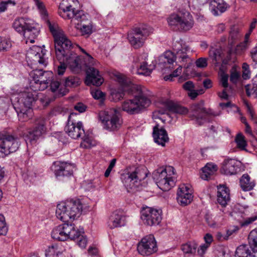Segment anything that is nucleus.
Returning <instances> with one entry per match:
<instances>
[{"label":"nucleus","instance_id":"54","mask_svg":"<svg viewBox=\"0 0 257 257\" xmlns=\"http://www.w3.org/2000/svg\"><path fill=\"white\" fill-rule=\"evenodd\" d=\"M242 70V77L243 78V79H246L249 78L250 75L249 66L247 63H243Z\"/></svg>","mask_w":257,"mask_h":257},{"label":"nucleus","instance_id":"20","mask_svg":"<svg viewBox=\"0 0 257 257\" xmlns=\"http://www.w3.org/2000/svg\"><path fill=\"white\" fill-rule=\"evenodd\" d=\"M116 78L120 86L118 88H112L110 90V95L115 101H118L123 97L124 92L126 90V87L129 86L130 83V80L121 74L116 75Z\"/></svg>","mask_w":257,"mask_h":257},{"label":"nucleus","instance_id":"18","mask_svg":"<svg viewBox=\"0 0 257 257\" xmlns=\"http://www.w3.org/2000/svg\"><path fill=\"white\" fill-rule=\"evenodd\" d=\"M147 176L146 173L144 176L141 174V170L136 169L132 173H123L121 175V180L127 191L130 192L129 189H133L137 186L138 180L141 181L145 178Z\"/></svg>","mask_w":257,"mask_h":257},{"label":"nucleus","instance_id":"16","mask_svg":"<svg viewBox=\"0 0 257 257\" xmlns=\"http://www.w3.org/2000/svg\"><path fill=\"white\" fill-rule=\"evenodd\" d=\"M137 249L142 255H150L156 252L158 248L154 235L149 234L143 237L138 243Z\"/></svg>","mask_w":257,"mask_h":257},{"label":"nucleus","instance_id":"30","mask_svg":"<svg viewBox=\"0 0 257 257\" xmlns=\"http://www.w3.org/2000/svg\"><path fill=\"white\" fill-rule=\"evenodd\" d=\"M191 110L192 113V116L196 119L200 124H201V123L199 120L204 119L207 114L209 113L204 107V103L203 102L192 105L191 107Z\"/></svg>","mask_w":257,"mask_h":257},{"label":"nucleus","instance_id":"38","mask_svg":"<svg viewBox=\"0 0 257 257\" xmlns=\"http://www.w3.org/2000/svg\"><path fill=\"white\" fill-rule=\"evenodd\" d=\"M183 88L188 91V95L192 99H195L198 95V93L195 89V86L191 81L185 82L182 85Z\"/></svg>","mask_w":257,"mask_h":257},{"label":"nucleus","instance_id":"40","mask_svg":"<svg viewBox=\"0 0 257 257\" xmlns=\"http://www.w3.org/2000/svg\"><path fill=\"white\" fill-rule=\"evenodd\" d=\"M248 239L250 248L254 252H257V228L250 231Z\"/></svg>","mask_w":257,"mask_h":257},{"label":"nucleus","instance_id":"57","mask_svg":"<svg viewBox=\"0 0 257 257\" xmlns=\"http://www.w3.org/2000/svg\"><path fill=\"white\" fill-rule=\"evenodd\" d=\"M257 220V214L254 215L249 217L246 218L241 222V226H246Z\"/></svg>","mask_w":257,"mask_h":257},{"label":"nucleus","instance_id":"10","mask_svg":"<svg viewBox=\"0 0 257 257\" xmlns=\"http://www.w3.org/2000/svg\"><path fill=\"white\" fill-rule=\"evenodd\" d=\"M80 232L74 224L64 223L55 227L51 232L52 237L60 241H64L69 238L74 240L79 236Z\"/></svg>","mask_w":257,"mask_h":257},{"label":"nucleus","instance_id":"31","mask_svg":"<svg viewBox=\"0 0 257 257\" xmlns=\"http://www.w3.org/2000/svg\"><path fill=\"white\" fill-rule=\"evenodd\" d=\"M69 50L67 51L65 61L72 71L78 73L81 69V59L75 55L71 54L68 56Z\"/></svg>","mask_w":257,"mask_h":257},{"label":"nucleus","instance_id":"1","mask_svg":"<svg viewBox=\"0 0 257 257\" xmlns=\"http://www.w3.org/2000/svg\"><path fill=\"white\" fill-rule=\"evenodd\" d=\"M33 1L39 10L42 18L46 21L50 31L54 37L56 58L60 63L58 66L57 73L59 75H62L66 69L67 64L65 61L66 52L72 47V43L66 37L57 24H51L47 19L48 13L44 4L40 0Z\"/></svg>","mask_w":257,"mask_h":257},{"label":"nucleus","instance_id":"48","mask_svg":"<svg viewBox=\"0 0 257 257\" xmlns=\"http://www.w3.org/2000/svg\"><path fill=\"white\" fill-rule=\"evenodd\" d=\"M8 231V227L6 222L5 218L2 214H0V235H5Z\"/></svg>","mask_w":257,"mask_h":257},{"label":"nucleus","instance_id":"12","mask_svg":"<svg viewBox=\"0 0 257 257\" xmlns=\"http://www.w3.org/2000/svg\"><path fill=\"white\" fill-rule=\"evenodd\" d=\"M20 146L17 138L7 132L0 133V157H4L16 152Z\"/></svg>","mask_w":257,"mask_h":257},{"label":"nucleus","instance_id":"14","mask_svg":"<svg viewBox=\"0 0 257 257\" xmlns=\"http://www.w3.org/2000/svg\"><path fill=\"white\" fill-rule=\"evenodd\" d=\"M168 110L180 114H185L188 112L187 108L179 105L172 100H167L161 104L159 109L153 112L152 117L154 119H160L164 122L165 120L160 117V115L166 113Z\"/></svg>","mask_w":257,"mask_h":257},{"label":"nucleus","instance_id":"27","mask_svg":"<svg viewBox=\"0 0 257 257\" xmlns=\"http://www.w3.org/2000/svg\"><path fill=\"white\" fill-rule=\"evenodd\" d=\"M46 131L45 122L44 119L37 121L36 126L33 130L29 132L27 135L28 140L32 143L38 140Z\"/></svg>","mask_w":257,"mask_h":257},{"label":"nucleus","instance_id":"46","mask_svg":"<svg viewBox=\"0 0 257 257\" xmlns=\"http://www.w3.org/2000/svg\"><path fill=\"white\" fill-rule=\"evenodd\" d=\"M239 37V30L238 28L233 27L231 29L229 37V43L230 45H233L234 42Z\"/></svg>","mask_w":257,"mask_h":257},{"label":"nucleus","instance_id":"50","mask_svg":"<svg viewBox=\"0 0 257 257\" xmlns=\"http://www.w3.org/2000/svg\"><path fill=\"white\" fill-rule=\"evenodd\" d=\"M78 231L80 232V234L79 236L76 237L74 240L77 239V244L81 248H85L87 244V239L85 236L83 235L84 231L82 229L79 230Z\"/></svg>","mask_w":257,"mask_h":257},{"label":"nucleus","instance_id":"35","mask_svg":"<svg viewBox=\"0 0 257 257\" xmlns=\"http://www.w3.org/2000/svg\"><path fill=\"white\" fill-rule=\"evenodd\" d=\"M216 165L212 163H207L202 169L201 177L202 179L207 180L210 179L217 171Z\"/></svg>","mask_w":257,"mask_h":257},{"label":"nucleus","instance_id":"34","mask_svg":"<svg viewBox=\"0 0 257 257\" xmlns=\"http://www.w3.org/2000/svg\"><path fill=\"white\" fill-rule=\"evenodd\" d=\"M228 7L223 0H211L209 9L214 16H218L224 12Z\"/></svg>","mask_w":257,"mask_h":257},{"label":"nucleus","instance_id":"7","mask_svg":"<svg viewBox=\"0 0 257 257\" xmlns=\"http://www.w3.org/2000/svg\"><path fill=\"white\" fill-rule=\"evenodd\" d=\"M13 28L20 34H23L25 38L30 39L31 43H34V39L39 34V28L37 24L31 19L24 18L16 19L13 24Z\"/></svg>","mask_w":257,"mask_h":257},{"label":"nucleus","instance_id":"39","mask_svg":"<svg viewBox=\"0 0 257 257\" xmlns=\"http://www.w3.org/2000/svg\"><path fill=\"white\" fill-rule=\"evenodd\" d=\"M222 51L221 48L211 47L209 51V57L213 62L218 63L222 59Z\"/></svg>","mask_w":257,"mask_h":257},{"label":"nucleus","instance_id":"53","mask_svg":"<svg viewBox=\"0 0 257 257\" xmlns=\"http://www.w3.org/2000/svg\"><path fill=\"white\" fill-rule=\"evenodd\" d=\"M91 93L93 97L95 99L103 98L105 96L104 93L98 89L92 90Z\"/></svg>","mask_w":257,"mask_h":257},{"label":"nucleus","instance_id":"17","mask_svg":"<svg viewBox=\"0 0 257 257\" xmlns=\"http://www.w3.org/2000/svg\"><path fill=\"white\" fill-rule=\"evenodd\" d=\"M161 213L160 209L149 207H144L141 211V219L148 225H158L162 220Z\"/></svg>","mask_w":257,"mask_h":257},{"label":"nucleus","instance_id":"59","mask_svg":"<svg viewBox=\"0 0 257 257\" xmlns=\"http://www.w3.org/2000/svg\"><path fill=\"white\" fill-rule=\"evenodd\" d=\"M209 247L207 244H202L198 249L197 252L200 257H203L204 254L206 252L207 248Z\"/></svg>","mask_w":257,"mask_h":257},{"label":"nucleus","instance_id":"21","mask_svg":"<svg viewBox=\"0 0 257 257\" xmlns=\"http://www.w3.org/2000/svg\"><path fill=\"white\" fill-rule=\"evenodd\" d=\"M65 132L73 139H78L83 135H84V130L81 121L75 122L71 120L69 117L68 122L65 127Z\"/></svg>","mask_w":257,"mask_h":257},{"label":"nucleus","instance_id":"32","mask_svg":"<svg viewBox=\"0 0 257 257\" xmlns=\"http://www.w3.org/2000/svg\"><path fill=\"white\" fill-rule=\"evenodd\" d=\"M156 61L154 59H147L145 62L142 63L136 70V73L138 74L149 75L152 71L155 68Z\"/></svg>","mask_w":257,"mask_h":257},{"label":"nucleus","instance_id":"4","mask_svg":"<svg viewBox=\"0 0 257 257\" xmlns=\"http://www.w3.org/2000/svg\"><path fill=\"white\" fill-rule=\"evenodd\" d=\"M151 95V92L144 88L133 99L124 101L121 104V109L129 114L139 113L150 105L151 100L149 97Z\"/></svg>","mask_w":257,"mask_h":257},{"label":"nucleus","instance_id":"56","mask_svg":"<svg viewBox=\"0 0 257 257\" xmlns=\"http://www.w3.org/2000/svg\"><path fill=\"white\" fill-rule=\"evenodd\" d=\"M9 4H12L15 5L16 3L11 0H8L7 1H2L0 3V13L4 12L7 9L8 5Z\"/></svg>","mask_w":257,"mask_h":257},{"label":"nucleus","instance_id":"15","mask_svg":"<svg viewBox=\"0 0 257 257\" xmlns=\"http://www.w3.org/2000/svg\"><path fill=\"white\" fill-rule=\"evenodd\" d=\"M26 60L28 65L34 69L38 65L46 66L47 64L42 48L37 46H33L27 51Z\"/></svg>","mask_w":257,"mask_h":257},{"label":"nucleus","instance_id":"47","mask_svg":"<svg viewBox=\"0 0 257 257\" xmlns=\"http://www.w3.org/2000/svg\"><path fill=\"white\" fill-rule=\"evenodd\" d=\"M79 84V79L74 76L67 77L64 81V85L66 87H75Z\"/></svg>","mask_w":257,"mask_h":257},{"label":"nucleus","instance_id":"26","mask_svg":"<svg viewBox=\"0 0 257 257\" xmlns=\"http://www.w3.org/2000/svg\"><path fill=\"white\" fill-rule=\"evenodd\" d=\"M153 137L155 142L163 147L169 141L167 131L159 124H156L153 127Z\"/></svg>","mask_w":257,"mask_h":257},{"label":"nucleus","instance_id":"61","mask_svg":"<svg viewBox=\"0 0 257 257\" xmlns=\"http://www.w3.org/2000/svg\"><path fill=\"white\" fill-rule=\"evenodd\" d=\"M249 55L252 61L257 63V46L250 50Z\"/></svg>","mask_w":257,"mask_h":257},{"label":"nucleus","instance_id":"49","mask_svg":"<svg viewBox=\"0 0 257 257\" xmlns=\"http://www.w3.org/2000/svg\"><path fill=\"white\" fill-rule=\"evenodd\" d=\"M235 142L238 148L241 150H245L246 146V142L244 139V137L240 134H238L235 138Z\"/></svg>","mask_w":257,"mask_h":257},{"label":"nucleus","instance_id":"13","mask_svg":"<svg viewBox=\"0 0 257 257\" xmlns=\"http://www.w3.org/2000/svg\"><path fill=\"white\" fill-rule=\"evenodd\" d=\"M152 28L147 26L135 28L128 33L127 39L132 46L135 49L142 47L145 41L152 32Z\"/></svg>","mask_w":257,"mask_h":257},{"label":"nucleus","instance_id":"58","mask_svg":"<svg viewBox=\"0 0 257 257\" xmlns=\"http://www.w3.org/2000/svg\"><path fill=\"white\" fill-rule=\"evenodd\" d=\"M228 75L226 74L223 73L221 75L220 78V83L222 86L225 88L228 87Z\"/></svg>","mask_w":257,"mask_h":257},{"label":"nucleus","instance_id":"64","mask_svg":"<svg viewBox=\"0 0 257 257\" xmlns=\"http://www.w3.org/2000/svg\"><path fill=\"white\" fill-rule=\"evenodd\" d=\"M204 239L205 241L204 244H207V246H209L213 240L212 235L209 233H207L204 236Z\"/></svg>","mask_w":257,"mask_h":257},{"label":"nucleus","instance_id":"11","mask_svg":"<svg viewBox=\"0 0 257 257\" xmlns=\"http://www.w3.org/2000/svg\"><path fill=\"white\" fill-rule=\"evenodd\" d=\"M167 21L169 26L177 28L182 31H188L194 25L193 17L188 12L172 14L168 17Z\"/></svg>","mask_w":257,"mask_h":257},{"label":"nucleus","instance_id":"23","mask_svg":"<svg viewBox=\"0 0 257 257\" xmlns=\"http://www.w3.org/2000/svg\"><path fill=\"white\" fill-rule=\"evenodd\" d=\"M74 25L77 29H80L83 36H88L93 32V25L88 15L84 14Z\"/></svg>","mask_w":257,"mask_h":257},{"label":"nucleus","instance_id":"60","mask_svg":"<svg viewBox=\"0 0 257 257\" xmlns=\"http://www.w3.org/2000/svg\"><path fill=\"white\" fill-rule=\"evenodd\" d=\"M50 89L52 92L56 91L59 87L60 82L57 80H52L50 81Z\"/></svg>","mask_w":257,"mask_h":257},{"label":"nucleus","instance_id":"55","mask_svg":"<svg viewBox=\"0 0 257 257\" xmlns=\"http://www.w3.org/2000/svg\"><path fill=\"white\" fill-rule=\"evenodd\" d=\"M196 65L198 68H205L207 66V59L206 58H200L195 62Z\"/></svg>","mask_w":257,"mask_h":257},{"label":"nucleus","instance_id":"52","mask_svg":"<svg viewBox=\"0 0 257 257\" xmlns=\"http://www.w3.org/2000/svg\"><path fill=\"white\" fill-rule=\"evenodd\" d=\"M240 77V73L236 69L233 67L231 70L230 80L231 82L235 83L237 82Z\"/></svg>","mask_w":257,"mask_h":257},{"label":"nucleus","instance_id":"37","mask_svg":"<svg viewBox=\"0 0 257 257\" xmlns=\"http://www.w3.org/2000/svg\"><path fill=\"white\" fill-rule=\"evenodd\" d=\"M240 185L243 190L248 191L253 188L255 184L253 182L250 181L248 175L244 174L240 179Z\"/></svg>","mask_w":257,"mask_h":257},{"label":"nucleus","instance_id":"33","mask_svg":"<svg viewBox=\"0 0 257 257\" xmlns=\"http://www.w3.org/2000/svg\"><path fill=\"white\" fill-rule=\"evenodd\" d=\"M217 202L222 207H225L230 201L229 190L225 186L220 185L217 187Z\"/></svg>","mask_w":257,"mask_h":257},{"label":"nucleus","instance_id":"2","mask_svg":"<svg viewBox=\"0 0 257 257\" xmlns=\"http://www.w3.org/2000/svg\"><path fill=\"white\" fill-rule=\"evenodd\" d=\"M180 45L181 48H177L176 45L174 46L175 55L172 51H167L159 57L158 65L163 69L173 68L175 60L177 61L176 64L179 63V67L172 73L164 77L165 80H171L172 77L179 76L181 73L182 68H188L193 62L187 54L190 50L188 46L181 44Z\"/></svg>","mask_w":257,"mask_h":257},{"label":"nucleus","instance_id":"24","mask_svg":"<svg viewBox=\"0 0 257 257\" xmlns=\"http://www.w3.org/2000/svg\"><path fill=\"white\" fill-rule=\"evenodd\" d=\"M52 168L57 177L71 176L73 173V166L65 162H55Z\"/></svg>","mask_w":257,"mask_h":257},{"label":"nucleus","instance_id":"42","mask_svg":"<svg viewBox=\"0 0 257 257\" xmlns=\"http://www.w3.org/2000/svg\"><path fill=\"white\" fill-rule=\"evenodd\" d=\"M245 91L248 96L254 95L257 97V75L253 79L252 84L245 86Z\"/></svg>","mask_w":257,"mask_h":257},{"label":"nucleus","instance_id":"51","mask_svg":"<svg viewBox=\"0 0 257 257\" xmlns=\"http://www.w3.org/2000/svg\"><path fill=\"white\" fill-rule=\"evenodd\" d=\"M11 46V42L9 39L0 37V51L7 50Z\"/></svg>","mask_w":257,"mask_h":257},{"label":"nucleus","instance_id":"45","mask_svg":"<svg viewBox=\"0 0 257 257\" xmlns=\"http://www.w3.org/2000/svg\"><path fill=\"white\" fill-rule=\"evenodd\" d=\"M61 253L58 250L57 245H52L48 247L46 250V257H59V255Z\"/></svg>","mask_w":257,"mask_h":257},{"label":"nucleus","instance_id":"29","mask_svg":"<svg viewBox=\"0 0 257 257\" xmlns=\"http://www.w3.org/2000/svg\"><path fill=\"white\" fill-rule=\"evenodd\" d=\"M238 164L234 159H227L224 161L221 168V172L226 175L235 174L239 169Z\"/></svg>","mask_w":257,"mask_h":257},{"label":"nucleus","instance_id":"36","mask_svg":"<svg viewBox=\"0 0 257 257\" xmlns=\"http://www.w3.org/2000/svg\"><path fill=\"white\" fill-rule=\"evenodd\" d=\"M19 119L22 121H26L33 116V110L31 108H24L16 106Z\"/></svg>","mask_w":257,"mask_h":257},{"label":"nucleus","instance_id":"28","mask_svg":"<svg viewBox=\"0 0 257 257\" xmlns=\"http://www.w3.org/2000/svg\"><path fill=\"white\" fill-rule=\"evenodd\" d=\"M125 216L117 211L113 212L109 217L107 222L108 227L111 228L120 227L125 224Z\"/></svg>","mask_w":257,"mask_h":257},{"label":"nucleus","instance_id":"3","mask_svg":"<svg viewBox=\"0 0 257 257\" xmlns=\"http://www.w3.org/2000/svg\"><path fill=\"white\" fill-rule=\"evenodd\" d=\"M83 205L78 199H68L57 206L56 215L64 222L77 219L82 214Z\"/></svg>","mask_w":257,"mask_h":257},{"label":"nucleus","instance_id":"22","mask_svg":"<svg viewBox=\"0 0 257 257\" xmlns=\"http://www.w3.org/2000/svg\"><path fill=\"white\" fill-rule=\"evenodd\" d=\"M177 195V201L182 206L187 205L193 200L192 190L189 185H181L179 188Z\"/></svg>","mask_w":257,"mask_h":257},{"label":"nucleus","instance_id":"8","mask_svg":"<svg viewBox=\"0 0 257 257\" xmlns=\"http://www.w3.org/2000/svg\"><path fill=\"white\" fill-rule=\"evenodd\" d=\"M78 4L77 0H63L59 5V15L64 19H71L74 25L84 14L83 11L76 10Z\"/></svg>","mask_w":257,"mask_h":257},{"label":"nucleus","instance_id":"9","mask_svg":"<svg viewBox=\"0 0 257 257\" xmlns=\"http://www.w3.org/2000/svg\"><path fill=\"white\" fill-rule=\"evenodd\" d=\"M99 118L103 127L109 131H117L122 123L119 112L114 108L101 111L99 113Z\"/></svg>","mask_w":257,"mask_h":257},{"label":"nucleus","instance_id":"62","mask_svg":"<svg viewBox=\"0 0 257 257\" xmlns=\"http://www.w3.org/2000/svg\"><path fill=\"white\" fill-rule=\"evenodd\" d=\"M74 108L79 112H83L85 111L86 107L82 103L79 102L75 105Z\"/></svg>","mask_w":257,"mask_h":257},{"label":"nucleus","instance_id":"43","mask_svg":"<svg viewBox=\"0 0 257 257\" xmlns=\"http://www.w3.org/2000/svg\"><path fill=\"white\" fill-rule=\"evenodd\" d=\"M197 244L195 241H189L182 245L181 249L185 253L193 254L196 252Z\"/></svg>","mask_w":257,"mask_h":257},{"label":"nucleus","instance_id":"6","mask_svg":"<svg viewBox=\"0 0 257 257\" xmlns=\"http://www.w3.org/2000/svg\"><path fill=\"white\" fill-rule=\"evenodd\" d=\"M30 75V87L33 91H43L48 87L53 74L51 71L35 69L31 72Z\"/></svg>","mask_w":257,"mask_h":257},{"label":"nucleus","instance_id":"41","mask_svg":"<svg viewBox=\"0 0 257 257\" xmlns=\"http://www.w3.org/2000/svg\"><path fill=\"white\" fill-rule=\"evenodd\" d=\"M252 254L251 253L247 245L241 244L236 249L235 255L237 257H248Z\"/></svg>","mask_w":257,"mask_h":257},{"label":"nucleus","instance_id":"44","mask_svg":"<svg viewBox=\"0 0 257 257\" xmlns=\"http://www.w3.org/2000/svg\"><path fill=\"white\" fill-rule=\"evenodd\" d=\"M83 137L82 138V141L80 146L84 149H90L92 147L95 146V142L91 137L84 134Z\"/></svg>","mask_w":257,"mask_h":257},{"label":"nucleus","instance_id":"19","mask_svg":"<svg viewBox=\"0 0 257 257\" xmlns=\"http://www.w3.org/2000/svg\"><path fill=\"white\" fill-rule=\"evenodd\" d=\"M86 65L87 68L86 70L85 84L88 86L92 85L98 86L101 85L103 82V79L100 74L99 71L92 66L94 65V62L93 64L88 63Z\"/></svg>","mask_w":257,"mask_h":257},{"label":"nucleus","instance_id":"63","mask_svg":"<svg viewBox=\"0 0 257 257\" xmlns=\"http://www.w3.org/2000/svg\"><path fill=\"white\" fill-rule=\"evenodd\" d=\"M247 47L248 43L243 41L237 46L236 50L237 51H243L247 49Z\"/></svg>","mask_w":257,"mask_h":257},{"label":"nucleus","instance_id":"5","mask_svg":"<svg viewBox=\"0 0 257 257\" xmlns=\"http://www.w3.org/2000/svg\"><path fill=\"white\" fill-rule=\"evenodd\" d=\"M153 178L160 189L168 191L175 185L174 168L172 166L158 168L153 172Z\"/></svg>","mask_w":257,"mask_h":257},{"label":"nucleus","instance_id":"25","mask_svg":"<svg viewBox=\"0 0 257 257\" xmlns=\"http://www.w3.org/2000/svg\"><path fill=\"white\" fill-rule=\"evenodd\" d=\"M36 92L26 91L21 93L18 97V104L16 106L31 108L32 103L37 98Z\"/></svg>","mask_w":257,"mask_h":257}]
</instances>
